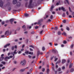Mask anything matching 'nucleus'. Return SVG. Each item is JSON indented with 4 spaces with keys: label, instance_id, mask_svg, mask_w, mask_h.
<instances>
[{
    "label": "nucleus",
    "instance_id": "nucleus-1",
    "mask_svg": "<svg viewBox=\"0 0 74 74\" xmlns=\"http://www.w3.org/2000/svg\"><path fill=\"white\" fill-rule=\"evenodd\" d=\"M32 3H33V0H30L29 4L28 6V8H33L32 5Z\"/></svg>",
    "mask_w": 74,
    "mask_h": 74
},
{
    "label": "nucleus",
    "instance_id": "nucleus-2",
    "mask_svg": "<svg viewBox=\"0 0 74 74\" xmlns=\"http://www.w3.org/2000/svg\"><path fill=\"white\" fill-rule=\"evenodd\" d=\"M25 63H26V61L25 60L23 61H22L21 62V64H22V66H24Z\"/></svg>",
    "mask_w": 74,
    "mask_h": 74
},
{
    "label": "nucleus",
    "instance_id": "nucleus-3",
    "mask_svg": "<svg viewBox=\"0 0 74 74\" xmlns=\"http://www.w3.org/2000/svg\"><path fill=\"white\" fill-rule=\"evenodd\" d=\"M4 3L1 0H0V6L2 7V6H3Z\"/></svg>",
    "mask_w": 74,
    "mask_h": 74
},
{
    "label": "nucleus",
    "instance_id": "nucleus-4",
    "mask_svg": "<svg viewBox=\"0 0 74 74\" xmlns=\"http://www.w3.org/2000/svg\"><path fill=\"white\" fill-rule=\"evenodd\" d=\"M14 18H11L10 20V22L12 24V22H14Z\"/></svg>",
    "mask_w": 74,
    "mask_h": 74
},
{
    "label": "nucleus",
    "instance_id": "nucleus-5",
    "mask_svg": "<svg viewBox=\"0 0 74 74\" xmlns=\"http://www.w3.org/2000/svg\"><path fill=\"white\" fill-rule=\"evenodd\" d=\"M10 58L9 57H6L5 58V61H8L7 59H10Z\"/></svg>",
    "mask_w": 74,
    "mask_h": 74
},
{
    "label": "nucleus",
    "instance_id": "nucleus-6",
    "mask_svg": "<svg viewBox=\"0 0 74 74\" xmlns=\"http://www.w3.org/2000/svg\"><path fill=\"white\" fill-rule=\"evenodd\" d=\"M17 3V1L16 0H14L13 1V4H16Z\"/></svg>",
    "mask_w": 74,
    "mask_h": 74
},
{
    "label": "nucleus",
    "instance_id": "nucleus-7",
    "mask_svg": "<svg viewBox=\"0 0 74 74\" xmlns=\"http://www.w3.org/2000/svg\"><path fill=\"white\" fill-rule=\"evenodd\" d=\"M28 68H29V67H27V68H25V69H22L20 70V71H21V72H23V71H25V69H26Z\"/></svg>",
    "mask_w": 74,
    "mask_h": 74
},
{
    "label": "nucleus",
    "instance_id": "nucleus-8",
    "mask_svg": "<svg viewBox=\"0 0 74 74\" xmlns=\"http://www.w3.org/2000/svg\"><path fill=\"white\" fill-rule=\"evenodd\" d=\"M17 6L18 7H20L21 6V3L19 2H18L17 4Z\"/></svg>",
    "mask_w": 74,
    "mask_h": 74
},
{
    "label": "nucleus",
    "instance_id": "nucleus-9",
    "mask_svg": "<svg viewBox=\"0 0 74 74\" xmlns=\"http://www.w3.org/2000/svg\"><path fill=\"white\" fill-rule=\"evenodd\" d=\"M61 10H62L64 12L66 11V10H65V8L63 7H61Z\"/></svg>",
    "mask_w": 74,
    "mask_h": 74
},
{
    "label": "nucleus",
    "instance_id": "nucleus-10",
    "mask_svg": "<svg viewBox=\"0 0 74 74\" xmlns=\"http://www.w3.org/2000/svg\"><path fill=\"white\" fill-rule=\"evenodd\" d=\"M54 7L53 6H52L51 7L50 9V11H51V12H52V11H53V8Z\"/></svg>",
    "mask_w": 74,
    "mask_h": 74
},
{
    "label": "nucleus",
    "instance_id": "nucleus-11",
    "mask_svg": "<svg viewBox=\"0 0 74 74\" xmlns=\"http://www.w3.org/2000/svg\"><path fill=\"white\" fill-rule=\"evenodd\" d=\"M4 59V57H1L0 58V62H1Z\"/></svg>",
    "mask_w": 74,
    "mask_h": 74
},
{
    "label": "nucleus",
    "instance_id": "nucleus-12",
    "mask_svg": "<svg viewBox=\"0 0 74 74\" xmlns=\"http://www.w3.org/2000/svg\"><path fill=\"white\" fill-rule=\"evenodd\" d=\"M73 63L70 64L69 66V68L70 69L73 66Z\"/></svg>",
    "mask_w": 74,
    "mask_h": 74
},
{
    "label": "nucleus",
    "instance_id": "nucleus-13",
    "mask_svg": "<svg viewBox=\"0 0 74 74\" xmlns=\"http://www.w3.org/2000/svg\"><path fill=\"white\" fill-rule=\"evenodd\" d=\"M66 60H62V64H64V63H65L66 62Z\"/></svg>",
    "mask_w": 74,
    "mask_h": 74
},
{
    "label": "nucleus",
    "instance_id": "nucleus-14",
    "mask_svg": "<svg viewBox=\"0 0 74 74\" xmlns=\"http://www.w3.org/2000/svg\"><path fill=\"white\" fill-rule=\"evenodd\" d=\"M58 29V27H54V30H57Z\"/></svg>",
    "mask_w": 74,
    "mask_h": 74
},
{
    "label": "nucleus",
    "instance_id": "nucleus-15",
    "mask_svg": "<svg viewBox=\"0 0 74 74\" xmlns=\"http://www.w3.org/2000/svg\"><path fill=\"white\" fill-rule=\"evenodd\" d=\"M16 49H15L14 50V51L13 52V53L14 54H17V53H18V52H16Z\"/></svg>",
    "mask_w": 74,
    "mask_h": 74
},
{
    "label": "nucleus",
    "instance_id": "nucleus-16",
    "mask_svg": "<svg viewBox=\"0 0 74 74\" xmlns=\"http://www.w3.org/2000/svg\"><path fill=\"white\" fill-rule=\"evenodd\" d=\"M1 63H2V64H3L4 65H5L6 63L5 62L2 61L1 62Z\"/></svg>",
    "mask_w": 74,
    "mask_h": 74
},
{
    "label": "nucleus",
    "instance_id": "nucleus-17",
    "mask_svg": "<svg viewBox=\"0 0 74 74\" xmlns=\"http://www.w3.org/2000/svg\"><path fill=\"white\" fill-rule=\"evenodd\" d=\"M24 15L25 17H27V16H29V14L26 13Z\"/></svg>",
    "mask_w": 74,
    "mask_h": 74
},
{
    "label": "nucleus",
    "instance_id": "nucleus-18",
    "mask_svg": "<svg viewBox=\"0 0 74 74\" xmlns=\"http://www.w3.org/2000/svg\"><path fill=\"white\" fill-rule=\"evenodd\" d=\"M71 72V73H72V72H73L74 71V69L72 68L71 70H70Z\"/></svg>",
    "mask_w": 74,
    "mask_h": 74
},
{
    "label": "nucleus",
    "instance_id": "nucleus-19",
    "mask_svg": "<svg viewBox=\"0 0 74 74\" xmlns=\"http://www.w3.org/2000/svg\"><path fill=\"white\" fill-rule=\"evenodd\" d=\"M29 47H31V48H32L33 49H34V46H33L32 45H29Z\"/></svg>",
    "mask_w": 74,
    "mask_h": 74
},
{
    "label": "nucleus",
    "instance_id": "nucleus-20",
    "mask_svg": "<svg viewBox=\"0 0 74 74\" xmlns=\"http://www.w3.org/2000/svg\"><path fill=\"white\" fill-rule=\"evenodd\" d=\"M39 55H40V51H38L37 53V56H38Z\"/></svg>",
    "mask_w": 74,
    "mask_h": 74
},
{
    "label": "nucleus",
    "instance_id": "nucleus-21",
    "mask_svg": "<svg viewBox=\"0 0 74 74\" xmlns=\"http://www.w3.org/2000/svg\"><path fill=\"white\" fill-rule=\"evenodd\" d=\"M53 18V15H51L50 16V18L51 19H52Z\"/></svg>",
    "mask_w": 74,
    "mask_h": 74
},
{
    "label": "nucleus",
    "instance_id": "nucleus-22",
    "mask_svg": "<svg viewBox=\"0 0 74 74\" xmlns=\"http://www.w3.org/2000/svg\"><path fill=\"white\" fill-rule=\"evenodd\" d=\"M62 34H64L65 36H66V33H65L64 32H63V33H62Z\"/></svg>",
    "mask_w": 74,
    "mask_h": 74
},
{
    "label": "nucleus",
    "instance_id": "nucleus-23",
    "mask_svg": "<svg viewBox=\"0 0 74 74\" xmlns=\"http://www.w3.org/2000/svg\"><path fill=\"white\" fill-rule=\"evenodd\" d=\"M9 33V32L8 31H6L5 32V35H6L7 33Z\"/></svg>",
    "mask_w": 74,
    "mask_h": 74
},
{
    "label": "nucleus",
    "instance_id": "nucleus-24",
    "mask_svg": "<svg viewBox=\"0 0 74 74\" xmlns=\"http://www.w3.org/2000/svg\"><path fill=\"white\" fill-rule=\"evenodd\" d=\"M45 47H42V50L43 51H45Z\"/></svg>",
    "mask_w": 74,
    "mask_h": 74
},
{
    "label": "nucleus",
    "instance_id": "nucleus-25",
    "mask_svg": "<svg viewBox=\"0 0 74 74\" xmlns=\"http://www.w3.org/2000/svg\"><path fill=\"white\" fill-rule=\"evenodd\" d=\"M22 27L23 29H25L26 28V26L25 25H24Z\"/></svg>",
    "mask_w": 74,
    "mask_h": 74
},
{
    "label": "nucleus",
    "instance_id": "nucleus-26",
    "mask_svg": "<svg viewBox=\"0 0 74 74\" xmlns=\"http://www.w3.org/2000/svg\"><path fill=\"white\" fill-rule=\"evenodd\" d=\"M58 35H60V34H61V32L59 31L58 32Z\"/></svg>",
    "mask_w": 74,
    "mask_h": 74
},
{
    "label": "nucleus",
    "instance_id": "nucleus-27",
    "mask_svg": "<svg viewBox=\"0 0 74 74\" xmlns=\"http://www.w3.org/2000/svg\"><path fill=\"white\" fill-rule=\"evenodd\" d=\"M49 69H47V73H48L49 72Z\"/></svg>",
    "mask_w": 74,
    "mask_h": 74
},
{
    "label": "nucleus",
    "instance_id": "nucleus-28",
    "mask_svg": "<svg viewBox=\"0 0 74 74\" xmlns=\"http://www.w3.org/2000/svg\"><path fill=\"white\" fill-rule=\"evenodd\" d=\"M66 29L67 30H68L69 31V30H70V28H69V27H66Z\"/></svg>",
    "mask_w": 74,
    "mask_h": 74
},
{
    "label": "nucleus",
    "instance_id": "nucleus-29",
    "mask_svg": "<svg viewBox=\"0 0 74 74\" xmlns=\"http://www.w3.org/2000/svg\"><path fill=\"white\" fill-rule=\"evenodd\" d=\"M63 22L64 23H65L66 22V21L65 20H64L63 21Z\"/></svg>",
    "mask_w": 74,
    "mask_h": 74
},
{
    "label": "nucleus",
    "instance_id": "nucleus-30",
    "mask_svg": "<svg viewBox=\"0 0 74 74\" xmlns=\"http://www.w3.org/2000/svg\"><path fill=\"white\" fill-rule=\"evenodd\" d=\"M14 46H12V51H13V50H14Z\"/></svg>",
    "mask_w": 74,
    "mask_h": 74
},
{
    "label": "nucleus",
    "instance_id": "nucleus-31",
    "mask_svg": "<svg viewBox=\"0 0 74 74\" xmlns=\"http://www.w3.org/2000/svg\"><path fill=\"white\" fill-rule=\"evenodd\" d=\"M62 16L63 17H64L65 16V13H63V14H62Z\"/></svg>",
    "mask_w": 74,
    "mask_h": 74
},
{
    "label": "nucleus",
    "instance_id": "nucleus-32",
    "mask_svg": "<svg viewBox=\"0 0 74 74\" xmlns=\"http://www.w3.org/2000/svg\"><path fill=\"white\" fill-rule=\"evenodd\" d=\"M69 10L70 12H72V11H71V8H70V7H69Z\"/></svg>",
    "mask_w": 74,
    "mask_h": 74
},
{
    "label": "nucleus",
    "instance_id": "nucleus-33",
    "mask_svg": "<svg viewBox=\"0 0 74 74\" xmlns=\"http://www.w3.org/2000/svg\"><path fill=\"white\" fill-rule=\"evenodd\" d=\"M27 7V3H26L25 4V7Z\"/></svg>",
    "mask_w": 74,
    "mask_h": 74
},
{
    "label": "nucleus",
    "instance_id": "nucleus-34",
    "mask_svg": "<svg viewBox=\"0 0 74 74\" xmlns=\"http://www.w3.org/2000/svg\"><path fill=\"white\" fill-rule=\"evenodd\" d=\"M65 1H66V2L67 3V4H69V1H68V0H65Z\"/></svg>",
    "mask_w": 74,
    "mask_h": 74
},
{
    "label": "nucleus",
    "instance_id": "nucleus-35",
    "mask_svg": "<svg viewBox=\"0 0 74 74\" xmlns=\"http://www.w3.org/2000/svg\"><path fill=\"white\" fill-rule=\"evenodd\" d=\"M25 53H26V54H28V53H29V51L25 52Z\"/></svg>",
    "mask_w": 74,
    "mask_h": 74
},
{
    "label": "nucleus",
    "instance_id": "nucleus-36",
    "mask_svg": "<svg viewBox=\"0 0 74 74\" xmlns=\"http://www.w3.org/2000/svg\"><path fill=\"white\" fill-rule=\"evenodd\" d=\"M64 44H66L67 43V42L66 41L64 40L63 42Z\"/></svg>",
    "mask_w": 74,
    "mask_h": 74
},
{
    "label": "nucleus",
    "instance_id": "nucleus-37",
    "mask_svg": "<svg viewBox=\"0 0 74 74\" xmlns=\"http://www.w3.org/2000/svg\"><path fill=\"white\" fill-rule=\"evenodd\" d=\"M42 71L43 72H44V71H45V69L44 68H43L42 69Z\"/></svg>",
    "mask_w": 74,
    "mask_h": 74
},
{
    "label": "nucleus",
    "instance_id": "nucleus-38",
    "mask_svg": "<svg viewBox=\"0 0 74 74\" xmlns=\"http://www.w3.org/2000/svg\"><path fill=\"white\" fill-rule=\"evenodd\" d=\"M43 21L42 19H41L39 21V22H42Z\"/></svg>",
    "mask_w": 74,
    "mask_h": 74
},
{
    "label": "nucleus",
    "instance_id": "nucleus-39",
    "mask_svg": "<svg viewBox=\"0 0 74 74\" xmlns=\"http://www.w3.org/2000/svg\"><path fill=\"white\" fill-rule=\"evenodd\" d=\"M1 24L2 25H4V21H2L1 22Z\"/></svg>",
    "mask_w": 74,
    "mask_h": 74
},
{
    "label": "nucleus",
    "instance_id": "nucleus-40",
    "mask_svg": "<svg viewBox=\"0 0 74 74\" xmlns=\"http://www.w3.org/2000/svg\"><path fill=\"white\" fill-rule=\"evenodd\" d=\"M62 70H64V69H65V67L63 66L62 68Z\"/></svg>",
    "mask_w": 74,
    "mask_h": 74
},
{
    "label": "nucleus",
    "instance_id": "nucleus-41",
    "mask_svg": "<svg viewBox=\"0 0 74 74\" xmlns=\"http://www.w3.org/2000/svg\"><path fill=\"white\" fill-rule=\"evenodd\" d=\"M41 23V22L38 21V22L37 23V25H40Z\"/></svg>",
    "mask_w": 74,
    "mask_h": 74
},
{
    "label": "nucleus",
    "instance_id": "nucleus-42",
    "mask_svg": "<svg viewBox=\"0 0 74 74\" xmlns=\"http://www.w3.org/2000/svg\"><path fill=\"white\" fill-rule=\"evenodd\" d=\"M30 55H31L32 54H33V53H32L31 52H29L28 53Z\"/></svg>",
    "mask_w": 74,
    "mask_h": 74
},
{
    "label": "nucleus",
    "instance_id": "nucleus-43",
    "mask_svg": "<svg viewBox=\"0 0 74 74\" xmlns=\"http://www.w3.org/2000/svg\"><path fill=\"white\" fill-rule=\"evenodd\" d=\"M6 45L7 46H10V43H8L6 44Z\"/></svg>",
    "mask_w": 74,
    "mask_h": 74
},
{
    "label": "nucleus",
    "instance_id": "nucleus-44",
    "mask_svg": "<svg viewBox=\"0 0 74 74\" xmlns=\"http://www.w3.org/2000/svg\"><path fill=\"white\" fill-rule=\"evenodd\" d=\"M58 71H60L61 70V69H60V68H59L58 69Z\"/></svg>",
    "mask_w": 74,
    "mask_h": 74
},
{
    "label": "nucleus",
    "instance_id": "nucleus-45",
    "mask_svg": "<svg viewBox=\"0 0 74 74\" xmlns=\"http://www.w3.org/2000/svg\"><path fill=\"white\" fill-rule=\"evenodd\" d=\"M15 49H17V46L16 45H15V47H14Z\"/></svg>",
    "mask_w": 74,
    "mask_h": 74
},
{
    "label": "nucleus",
    "instance_id": "nucleus-46",
    "mask_svg": "<svg viewBox=\"0 0 74 74\" xmlns=\"http://www.w3.org/2000/svg\"><path fill=\"white\" fill-rule=\"evenodd\" d=\"M29 50L31 51H33V50L32 48H30Z\"/></svg>",
    "mask_w": 74,
    "mask_h": 74
},
{
    "label": "nucleus",
    "instance_id": "nucleus-47",
    "mask_svg": "<svg viewBox=\"0 0 74 74\" xmlns=\"http://www.w3.org/2000/svg\"><path fill=\"white\" fill-rule=\"evenodd\" d=\"M42 32H43V30H42L40 31V34H42Z\"/></svg>",
    "mask_w": 74,
    "mask_h": 74
},
{
    "label": "nucleus",
    "instance_id": "nucleus-48",
    "mask_svg": "<svg viewBox=\"0 0 74 74\" xmlns=\"http://www.w3.org/2000/svg\"><path fill=\"white\" fill-rule=\"evenodd\" d=\"M66 14L67 15H69V12H68V11L66 12Z\"/></svg>",
    "mask_w": 74,
    "mask_h": 74
},
{
    "label": "nucleus",
    "instance_id": "nucleus-49",
    "mask_svg": "<svg viewBox=\"0 0 74 74\" xmlns=\"http://www.w3.org/2000/svg\"><path fill=\"white\" fill-rule=\"evenodd\" d=\"M38 26H36L35 27V29H38Z\"/></svg>",
    "mask_w": 74,
    "mask_h": 74
},
{
    "label": "nucleus",
    "instance_id": "nucleus-50",
    "mask_svg": "<svg viewBox=\"0 0 74 74\" xmlns=\"http://www.w3.org/2000/svg\"><path fill=\"white\" fill-rule=\"evenodd\" d=\"M58 45V44L57 43H54V45H55V46H57V45Z\"/></svg>",
    "mask_w": 74,
    "mask_h": 74
},
{
    "label": "nucleus",
    "instance_id": "nucleus-51",
    "mask_svg": "<svg viewBox=\"0 0 74 74\" xmlns=\"http://www.w3.org/2000/svg\"><path fill=\"white\" fill-rule=\"evenodd\" d=\"M5 22L6 23H8V22H9V21L8 20H7Z\"/></svg>",
    "mask_w": 74,
    "mask_h": 74
},
{
    "label": "nucleus",
    "instance_id": "nucleus-52",
    "mask_svg": "<svg viewBox=\"0 0 74 74\" xmlns=\"http://www.w3.org/2000/svg\"><path fill=\"white\" fill-rule=\"evenodd\" d=\"M14 64H16V61H14Z\"/></svg>",
    "mask_w": 74,
    "mask_h": 74
},
{
    "label": "nucleus",
    "instance_id": "nucleus-53",
    "mask_svg": "<svg viewBox=\"0 0 74 74\" xmlns=\"http://www.w3.org/2000/svg\"><path fill=\"white\" fill-rule=\"evenodd\" d=\"M69 18H72V16H71V15H69Z\"/></svg>",
    "mask_w": 74,
    "mask_h": 74
},
{
    "label": "nucleus",
    "instance_id": "nucleus-54",
    "mask_svg": "<svg viewBox=\"0 0 74 74\" xmlns=\"http://www.w3.org/2000/svg\"><path fill=\"white\" fill-rule=\"evenodd\" d=\"M18 54H20V53H21V51H19L18 53Z\"/></svg>",
    "mask_w": 74,
    "mask_h": 74
},
{
    "label": "nucleus",
    "instance_id": "nucleus-55",
    "mask_svg": "<svg viewBox=\"0 0 74 74\" xmlns=\"http://www.w3.org/2000/svg\"><path fill=\"white\" fill-rule=\"evenodd\" d=\"M31 34H34V31H32L31 33Z\"/></svg>",
    "mask_w": 74,
    "mask_h": 74
},
{
    "label": "nucleus",
    "instance_id": "nucleus-56",
    "mask_svg": "<svg viewBox=\"0 0 74 74\" xmlns=\"http://www.w3.org/2000/svg\"><path fill=\"white\" fill-rule=\"evenodd\" d=\"M57 60H58V58H56L54 60L55 62H56Z\"/></svg>",
    "mask_w": 74,
    "mask_h": 74
},
{
    "label": "nucleus",
    "instance_id": "nucleus-57",
    "mask_svg": "<svg viewBox=\"0 0 74 74\" xmlns=\"http://www.w3.org/2000/svg\"><path fill=\"white\" fill-rule=\"evenodd\" d=\"M8 11H10L11 10V8H9L8 9Z\"/></svg>",
    "mask_w": 74,
    "mask_h": 74
},
{
    "label": "nucleus",
    "instance_id": "nucleus-58",
    "mask_svg": "<svg viewBox=\"0 0 74 74\" xmlns=\"http://www.w3.org/2000/svg\"><path fill=\"white\" fill-rule=\"evenodd\" d=\"M35 58H36V56L32 57V59H35Z\"/></svg>",
    "mask_w": 74,
    "mask_h": 74
},
{
    "label": "nucleus",
    "instance_id": "nucleus-59",
    "mask_svg": "<svg viewBox=\"0 0 74 74\" xmlns=\"http://www.w3.org/2000/svg\"><path fill=\"white\" fill-rule=\"evenodd\" d=\"M27 32H24V34H27Z\"/></svg>",
    "mask_w": 74,
    "mask_h": 74
},
{
    "label": "nucleus",
    "instance_id": "nucleus-60",
    "mask_svg": "<svg viewBox=\"0 0 74 74\" xmlns=\"http://www.w3.org/2000/svg\"><path fill=\"white\" fill-rule=\"evenodd\" d=\"M68 38H69L71 39V38H72V37H71V36H70V37H68Z\"/></svg>",
    "mask_w": 74,
    "mask_h": 74
},
{
    "label": "nucleus",
    "instance_id": "nucleus-61",
    "mask_svg": "<svg viewBox=\"0 0 74 74\" xmlns=\"http://www.w3.org/2000/svg\"><path fill=\"white\" fill-rule=\"evenodd\" d=\"M48 22H51V20L50 19H49L48 20Z\"/></svg>",
    "mask_w": 74,
    "mask_h": 74
},
{
    "label": "nucleus",
    "instance_id": "nucleus-62",
    "mask_svg": "<svg viewBox=\"0 0 74 74\" xmlns=\"http://www.w3.org/2000/svg\"><path fill=\"white\" fill-rule=\"evenodd\" d=\"M24 50V49H21V51H23V50Z\"/></svg>",
    "mask_w": 74,
    "mask_h": 74
},
{
    "label": "nucleus",
    "instance_id": "nucleus-63",
    "mask_svg": "<svg viewBox=\"0 0 74 74\" xmlns=\"http://www.w3.org/2000/svg\"><path fill=\"white\" fill-rule=\"evenodd\" d=\"M49 44L51 46H52V43H51V42L49 43Z\"/></svg>",
    "mask_w": 74,
    "mask_h": 74
},
{
    "label": "nucleus",
    "instance_id": "nucleus-64",
    "mask_svg": "<svg viewBox=\"0 0 74 74\" xmlns=\"http://www.w3.org/2000/svg\"><path fill=\"white\" fill-rule=\"evenodd\" d=\"M69 65V63H66V66L67 67V66H68V65Z\"/></svg>",
    "mask_w": 74,
    "mask_h": 74
}]
</instances>
